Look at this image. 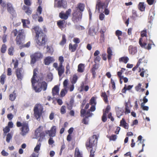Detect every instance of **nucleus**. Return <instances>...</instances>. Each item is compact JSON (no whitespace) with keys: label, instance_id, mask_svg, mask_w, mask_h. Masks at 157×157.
<instances>
[{"label":"nucleus","instance_id":"1","mask_svg":"<svg viewBox=\"0 0 157 157\" xmlns=\"http://www.w3.org/2000/svg\"><path fill=\"white\" fill-rule=\"evenodd\" d=\"M37 69L35 68L33 71V75L31 79L32 86L33 89L36 92H39L43 89L44 91L46 90L47 87V83L43 81V76L40 77L37 75Z\"/></svg>","mask_w":157,"mask_h":157},{"label":"nucleus","instance_id":"2","mask_svg":"<svg viewBox=\"0 0 157 157\" xmlns=\"http://www.w3.org/2000/svg\"><path fill=\"white\" fill-rule=\"evenodd\" d=\"M36 33L35 40L36 43L39 46H43L45 45L48 40V38L43 31L40 30L38 26L33 28Z\"/></svg>","mask_w":157,"mask_h":157},{"label":"nucleus","instance_id":"3","mask_svg":"<svg viewBox=\"0 0 157 157\" xmlns=\"http://www.w3.org/2000/svg\"><path fill=\"white\" fill-rule=\"evenodd\" d=\"M98 137L96 135H94L89 138V140L86 142V147L88 150L91 148L90 151V157H94V153L95 150L93 149V147H96L97 146Z\"/></svg>","mask_w":157,"mask_h":157},{"label":"nucleus","instance_id":"4","mask_svg":"<svg viewBox=\"0 0 157 157\" xmlns=\"http://www.w3.org/2000/svg\"><path fill=\"white\" fill-rule=\"evenodd\" d=\"M16 125L18 127H21L20 128L21 134L23 136L25 135L29 131L28 123L26 121L21 123L18 121L17 122Z\"/></svg>","mask_w":157,"mask_h":157},{"label":"nucleus","instance_id":"5","mask_svg":"<svg viewBox=\"0 0 157 157\" xmlns=\"http://www.w3.org/2000/svg\"><path fill=\"white\" fill-rule=\"evenodd\" d=\"M43 110V106L41 104H36L35 105L33 109L34 114L35 117L37 120H40Z\"/></svg>","mask_w":157,"mask_h":157},{"label":"nucleus","instance_id":"6","mask_svg":"<svg viewBox=\"0 0 157 157\" xmlns=\"http://www.w3.org/2000/svg\"><path fill=\"white\" fill-rule=\"evenodd\" d=\"M43 57V54L40 52H36L30 56V64L33 65L36 61L42 59Z\"/></svg>","mask_w":157,"mask_h":157},{"label":"nucleus","instance_id":"7","mask_svg":"<svg viewBox=\"0 0 157 157\" xmlns=\"http://www.w3.org/2000/svg\"><path fill=\"white\" fill-rule=\"evenodd\" d=\"M82 13L74 10L72 14V20L75 23H77L82 19Z\"/></svg>","mask_w":157,"mask_h":157},{"label":"nucleus","instance_id":"8","mask_svg":"<svg viewBox=\"0 0 157 157\" xmlns=\"http://www.w3.org/2000/svg\"><path fill=\"white\" fill-rule=\"evenodd\" d=\"M25 35L24 29L19 30L18 34L15 39L17 44L19 45L21 44V40L25 39Z\"/></svg>","mask_w":157,"mask_h":157},{"label":"nucleus","instance_id":"9","mask_svg":"<svg viewBox=\"0 0 157 157\" xmlns=\"http://www.w3.org/2000/svg\"><path fill=\"white\" fill-rule=\"evenodd\" d=\"M142 40V38H140L139 41V44L142 48L149 50L151 48V45L153 44L154 45L153 42L152 41H151L149 43H148L147 42V43L144 42L142 43L141 41Z\"/></svg>","mask_w":157,"mask_h":157},{"label":"nucleus","instance_id":"10","mask_svg":"<svg viewBox=\"0 0 157 157\" xmlns=\"http://www.w3.org/2000/svg\"><path fill=\"white\" fill-rule=\"evenodd\" d=\"M71 12V10L70 9H68L67 10L65 13L63 11L61 12L59 14V17L63 20L65 21L67 20L69 16L70 15Z\"/></svg>","mask_w":157,"mask_h":157},{"label":"nucleus","instance_id":"11","mask_svg":"<svg viewBox=\"0 0 157 157\" xmlns=\"http://www.w3.org/2000/svg\"><path fill=\"white\" fill-rule=\"evenodd\" d=\"M7 10L8 12L13 17H15L16 15V13L14 8L12 4L9 2H8L6 4Z\"/></svg>","mask_w":157,"mask_h":157},{"label":"nucleus","instance_id":"12","mask_svg":"<svg viewBox=\"0 0 157 157\" xmlns=\"http://www.w3.org/2000/svg\"><path fill=\"white\" fill-rule=\"evenodd\" d=\"M56 127L55 126H52L50 130H46L45 133L46 134H48L49 136L51 137H55L56 135Z\"/></svg>","mask_w":157,"mask_h":157},{"label":"nucleus","instance_id":"13","mask_svg":"<svg viewBox=\"0 0 157 157\" xmlns=\"http://www.w3.org/2000/svg\"><path fill=\"white\" fill-rule=\"evenodd\" d=\"M15 74L17 79L19 80H21L23 76V72L22 68H17L15 71Z\"/></svg>","mask_w":157,"mask_h":157},{"label":"nucleus","instance_id":"14","mask_svg":"<svg viewBox=\"0 0 157 157\" xmlns=\"http://www.w3.org/2000/svg\"><path fill=\"white\" fill-rule=\"evenodd\" d=\"M66 24L67 23L64 20H59L57 22L58 27L62 30L66 27Z\"/></svg>","mask_w":157,"mask_h":157},{"label":"nucleus","instance_id":"15","mask_svg":"<svg viewBox=\"0 0 157 157\" xmlns=\"http://www.w3.org/2000/svg\"><path fill=\"white\" fill-rule=\"evenodd\" d=\"M128 50L129 54L134 55L137 52V49L136 47L131 45L129 46Z\"/></svg>","mask_w":157,"mask_h":157},{"label":"nucleus","instance_id":"16","mask_svg":"<svg viewBox=\"0 0 157 157\" xmlns=\"http://www.w3.org/2000/svg\"><path fill=\"white\" fill-rule=\"evenodd\" d=\"M56 70L58 71L59 77H61L64 72L65 69L63 65H59V67Z\"/></svg>","mask_w":157,"mask_h":157},{"label":"nucleus","instance_id":"17","mask_svg":"<svg viewBox=\"0 0 157 157\" xmlns=\"http://www.w3.org/2000/svg\"><path fill=\"white\" fill-rule=\"evenodd\" d=\"M85 8V5L84 4L82 3H79L77 5V6L75 8V10L76 11H79L81 13L84 11Z\"/></svg>","mask_w":157,"mask_h":157},{"label":"nucleus","instance_id":"18","mask_svg":"<svg viewBox=\"0 0 157 157\" xmlns=\"http://www.w3.org/2000/svg\"><path fill=\"white\" fill-rule=\"evenodd\" d=\"M22 10L28 15H30L32 13V10L30 7V6H26L24 5L23 6Z\"/></svg>","mask_w":157,"mask_h":157},{"label":"nucleus","instance_id":"19","mask_svg":"<svg viewBox=\"0 0 157 157\" xmlns=\"http://www.w3.org/2000/svg\"><path fill=\"white\" fill-rule=\"evenodd\" d=\"M96 27L94 26H92L90 28L88 34L91 36H94L96 34Z\"/></svg>","mask_w":157,"mask_h":157},{"label":"nucleus","instance_id":"20","mask_svg":"<svg viewBox=\"0 0 157 157\" xmlns=\"http://www.w3.org/2000/svg\"><path fill=\"white\" fill-rule=\"evenodd\" d=\"M120 126L123 127L125 129H128V124L126 122L124 118H123L121 121Z\"/></svg>","mask_w":157,"mask_h":157},{"label":"nucleus","instance_id":"21","mask_svg":"<svg viewBox=\"0 0 157 157\" xmlns=\"http://www.w3.org/2000/svg\"><path fill=\"white\" fill-rule=\"evenodd\" d=\"M59 88L57 85H56L52 88V93L53 96L59 94Z\"/></svg>","mask_w":157,"mask_h":157},{"label":"nucleus","instance_id":"22","mask_svg":"<svg viewBox=\"0 0 157 157\" xmlns=\"http://www.w3.org/2000/svg\"><path fill=\"white\" fill-rule=\"evenodd\" d=\"M78 46V45L77 44H72L70 43L69 46V49L71 52H74L76 50Z\"/></svg>","mask_w":157,"mask_h":157},{"label":"nucleus","instance_id":"23","mask_svg":"<svg viewBox=\"0 0 157 157\" xmlns=\"http://www.w3.org/2000/svg\"><path fill=\"white\" fill-rule=\"evenodd\" d=\"M105 3L101 2L100 0H99L96 4V9H98V11H100V9H102L104 6Z\"/></svg>","mask_w":157,"mask_h":157},{"label":"nucleus","instance_id":"24","mask_svg":"<svg viewBox=\"0 0 157 157\" xmlns=\"http://www.w3.org/2000/svg\"><path fill=\"white\" fill-rule=\"evenodd\" d=\"M107 58L109 61L111 59L112 56H113V52L112 49L110 47L108 48L107 49Z\"/></svg>","mask_w":157,"mask_h":157},{"label":"nucleus","instance_id":"25","mask_svg":"<svg viewBox=\"0 0 157 157\" xmlns=\"http://www.w3.org/2000/svg\"><path fill=\"white\" fill-rule=\"evenodd\" d=\"M130 102L128 101L127 102H126L125 104V111L124 113L125 114H128L130 113V108L128 106V105L130 104Z\"/></svg>","mask_w":157,"mask_h":157},{"label":"nucleus","instance_id":"26","mask_svg":"<svg viewBox=\"0 0 157 157\" xmlns=\"http://www.w3.org/2000/svg\"><path fill=\"white\" fill-rule=\"evenodd\" d=\"M52 61V58L49 56L46 57L44 60V64L47 65H49Z\"/></svg>","mask_w":157,"mask_h":157},{"label":"nucleus","instance_id":"27","mask_svg":"<svg viewBox=\"0 0 157 157\" xmlns=\"http://www.w3.org/2000/svg\"><path fill=\"white\" fill-rule=\"evenodd\" d=\"M120 62H123L124 63H126L129 60V58L127 56H123L119 58Z\"/></svg>","mask_w":157,"mask_h":157},{"label":"nucleus","instance_id":"28","mask_svg":"<svg viewBox=\"0 0 157 157\" xmlns=\"http://www.w3.org/2000/svg\"><path fill=\"white\" fill-rule=\"evenodd\" d=\"M101 97L103 98L105 102L107 104L108 102V96L105 92H102L101 95Z\"/></svg>","mask_w":157,"mask_h":157},{"label":"nucleus","instance_id":"29","mask_svg":"<svg viewBox=\"0 0 157 157\" xmlns=\"http://www.w3.org/2000/svg\"><path fill=\"white\" fill-rule=\"evenodd\" d=\"M46 134L45 131V132H42L40 133L39 135L40 138L38 140V142H41L45 139Z\"/></svg>","mask_w":157,"mask_h":157},{"label":"nucleus","instance_id":"30","mask_svg":"<svg viewBox=\"0 0 157 157\" xmlns=\"http://www.w3.org/2000/svg\"><path fill=\"white\" fill-rule=\"evenodd\" d=\"M16 96V92L15 90H14L12 94L10 95L9 99L11 101H13L15 99Z\"/></svg>","mask_w":157,"mask_h":157},{"label":"nucleus","instance_id":"31","mask_svg":"<svg viewBox=\"0 0 157 157\" xmlns=\"http://www.w3.org/2000/svg\"><path fill=\"white\" fill-rule=\"evenodd\" d=\"M138 7L139 9L141 11H144L145 10L146 7L144 5V2H140L139 3Z\"/></svg>","mask_w":157,"mask_h":157},{"label":"nucleus","instance_id":"32","mask_svg":"<svg viewBox=\"0 0 157 157\" xmlns=\"http://www.w3.org/2000/svg\"><path fill=\"white\" fill-rule=\"evenodd\" d=\"M84 70V65L82 63L79 64L78 66V72L82 73Z\"/></svg>","mask_w":157,"mask_h":157},{"label":"nucleus","instance_id":"33","mask_svg":"<svg viewBox=\"0 0 157 157\" xmlns=\"http://www.w3.org/2000/svg\"><path fill=\"white\" fill-rule=\"evenodd\" d=\"M139 72H140V75L142 77H144V74H146L148 72L147 70H144L143 68H139Z\"/></svg>","mask_w":157,"mask_h":157},{"label":"nucleus","instance_id":"34","mask_svg":"<svg viewBox=\"0 0 157 157\" xmlns=\"http://www.w3.org/2000/svg\"><path fill=\"white\" fill-rule=\"evenodd\" d=\"M133 87V85H128L127 87L126 85L125 84L124 86L121 90V92L123 93H125L127 90H131Z\"/></svg>","mask_w":157,"mask_h":157},{"label":"nucleus","instance_id":"35","mask_svg":"<svg viewBox=\"0 0 157 157\" xmlns=\"http://www.w3.org/2000/svg\"><path fill=\"white\" fill-rule=\"evenodd\" d=\"M122 32L121 31L117 30L115 32V35L118 37V39L119 40L120 42L121 41V38L120 37L122 35Z\"/></svg>","mask_w":157,"mask_h":157},{"label":"nucleus","instance_id":"36","mask_svg":"<svg viewBox=\"0 0 157 157\" xmlns=\"http://www.w3.org/2000/svg\"><path fill=\"white\" fill-rule=\"evenodd\" d=\"M6 75L4 73L2 74L1 76H0V82L2 84H4L5 81L6 80Z\"/></svg>","mask_w":157,"mask_h":157},{"label":"nucleus","instance_id":"37","mask_svg":"<svg viewBox=\"0 0 157 157\" xmlns=\"http://www.w3.org/2000/svg\"><path fill=\"white\" fill-rule=\"evenodd\" d=\"M97 98L96 97L93 96L92 97L90 100V105H96V100Z\"/></svg>","mask_w":157,"mask_h":157},{"label":"nucleus","instance_id":"38","mask_svg":"<svg viewBox=\"0 0 157 157\" xmlns=\"http://www.w3.org/2000/svg\"><path fill=\"white\" fill-rule=\"evenodd\" d=\"M66 40L65 35L64 34H63L62 39L59 43V44L61 46H63L66 43Z\"/></svg>","mask_w":157,"mask_h":157},{"label":"nucleus","instance_id":"39","mask_svg":"<svg viewBox=\"0 0 157 157\" xmlns=\"http://www.w3.org/2000/svg\"><path fill=\"white\" fill-rule=\"evenodd\" d=\"M21 22L23 24V27L24 28L27 27V26L26 24H29L30 23L29 21L28 20L24 19H21Z\"/></svg>","mask_w":157,"mask_h":157},{"label":"nucleus","instance_id":"40","mask_svg":"<svg viewBox=\"0 0 157 157\" xmlns=\"http://www.w3.org/2000/svg\"><path fill=\"white\" fill-rule=\"evenodd\" d=\"M78 77L76 74L73 75L72 79L71 80V81L72 84H75V83L78 80Z\"/></svg>","mask_w":157,"mask_h":157},{"label":"nucleus","instance_id":"41","mask_svg":"<svg viewBox=\"0 0 157 157\" xmlns=\"http://www.w3.org/2000/svg\"><path fill=\"white\" fill-rule=\"evenodd\" d=\"M123 110L118 109L116 111V114L117 117L120 118V117L123 115Z\"/></svg>","mask_w":157,"mask_h":157},{"label":"nucleus","instance_id":"42","mask_svg":"<svg viewBox=\"0 0 157 157\" xmlns=\"http://www.w3.org/2000/svg\"><path fill=\"white\" fill-rule=\"evenodd\" d=\"M14 52V48L13 47L11 46L8 49V53L10 56H13Z\"/></svg>","mask_w":157,"mask_h":157},{"label":"nucleus","instance_id":"43","mask_svg":"<svg viewBox=\"0 0 157 157\" xmlns=\"http://www.w3.org/2000/svg\"><path fill=\"white\" fill-rule=\"evenodd\" d=\"M75 155L76 157H83L79 149L77 148L75 149Z\"/></svg>","mask_w":157,"mask_h":157},{"label":"nucleus","instance_id":"44","mask_svg":"<svg viewBox=\"0 0 157 157\" xmlns=\"http://www.w3.org/2000/svg\"><path fill=\"white\" fill-rule=\"evenodd\" d=\"M12 134L10 133H9L6 135V141L8 143H10V140L12 139Z\"/></svg>","mask_w":157,"mask_h":157},{"label":"nucleus","instance_id":"45","mask_svg":"<svg viewBox=\"0 0 157 157\" xmlns=\"http://www.w3.org/2000/svg\"><path fill=\"white\" fill-rule=\"evenodd\" d=\"M89 121V118H88V117H85L82 119V123H83L84 124L87 125L88 124Z\"/></svg>","mask_w":157,"mask_h":157},{"label":"nucleus","instance_id":"46","mask_svg":"<svg viewBox=\"0 0 157 157\" xmlns=\"http://www.w3.org/2000/svg\"><path fill=\"white\" fill-rule=\"evenodd\" d=\"M41 145V144L40 143V142L38 144L37 143L36 146L34 148V151L35 152L38 153L40 150Z\"/></svg>","mask_w":157,"mask_h":157},{"label":"nucleus","instance_id":"47","mask_svg":"<svg viewBox=\"0 0 157 157\" xmlns=\"http://www.w3.org/2000/svg\"><path fill=\"white\" fill-rule=\"evenodd\" d=\"M67 93V90L66 88H64V89H62L60 93L61 96L62 97H64Z\"/></svg>","mask_w":157,"mask_h":157},{"label":"nucleus","instance_id":"48","mask_svg":"<svg viewBox=\"0 0 157 157\" xmlns=\"http://www.w3.org/2000/svg\"><path fill=\"white\" fill-rule=\"evenodd\" d=\"M10 130V128L9 127L6 126L3 129L4 133V135L5 136L6 135V134L9 132Z\"/></svg>","mask_w":157,"mask_h":157},{"label":"nucleus","instance_id":"49","mask_svg":"<svg viewBox=\"0 0 157 157\" xmlns=\"http://www.w3.org/2000/svg\"><path fill=\"white\" fill-rule=\"evenodd\" d=\"M137 17L136 11L134 10H132V15L131 17V18L133 20H135L136 17Z\"/></svg>","mask_w":157,"mask_h":157},{"label":"nucleus","instance_id":"50","mask_svg":"<svg viewBox=\"0 0 157 157\" xmlns=\"http://www.w3.org/2000/svg\"><path fill=\"white\" fill-rule=\"evenodd\" d=\"M110 140L115 141L117 138V136L115 135H112L111 136H107Z\"/></svg>","mask_w":157,"mask_h":157},{"label":"nucleus","instance_id":"51","mask_svg":"<svg viewBox=\"0 0 157 157\" xmlns=\"http://www.w3.org/2000/svg\"><path fill=\"white\" fill-rule=\"evenodd\" d=\"M6 45L5 44H3L1 48V52L2 53H5L6 51Z\"/></svg>","mask_w":157,"mask_h":157},{"label":"nucleus","instance_id":"52","mask_svg":"<svg viewBox=\"0 0 157 157\" xmlns=\"http://www.w3.org/2000/svg\"><path fill=\"white\" fill-rule=\"evenodd\" d=\"M47 52L52 55L53 52V49L52 47H50L48 46H47L46 47Z\"/></svg>","mask_w":157,"mask_h":157},{"label":"nucleus","instance_id":"53","mask_svg":"<svg viewBox=\"0 0 157 157\" xmlns=\"http://www.w3.org/2000/svg\"><path fill=\"white\" fill-rule=\"evenodd\" d=\"M147 29H145L143 31H141V33H140L141 36L142 37H147Z\"/></svg>","mask_w":157,"mask_h":157},{"label":"nucleus","instance_id":"54","mask_svg":"<svg viewBox=\"0 0 157 157\" xmlns=\"http://www.w3.org/2000/svg\"><path fill=\"white\" fill-rule=\"evenodd\" d=\"M110 84L111 85L112 89L113 90H115L116 89L115 83L113 79L112 78H111V79Z\"/></svg>","mask_w":157,"mask_h":157},{"label":"nucleus","instance_id":"55","mask_svg":"<svg viewBox=\"0 0 157 157\" xmlns=\"http://www.w3.org/2000/svg\"><path fill=\"white\" fill-rule=\"evenodd\" d=\"M110 109V107L109 105H108L105 110H103V113L106 114L108 113Z\"/></svg>","mask_w":157,"mask_h":157},{"label":"nucleus","instance_id":"56","mask_svg":"<svg viewBox=\"0 0 157 157\" xmlns=\"http://www.w3.org/2000/svg\"><path fill=\"white\" fill-rule=\"evenodd\" d=\"M66 112V106L64 105L62 106L60 108V113L61 114H64Z\"/></svg>","mask_w":157,"mask_h":157},{"label":"nucleus","instance_id":"57","mask_svg":"<svg viewBox=\"0 0 157 157\" xmlns=\"http://www.w3.org/2000/svg\"><path fill=\"white\" fill-rule=\"evenodd\" d=\"M24 1L26 6H30L31 5L32 3L30 0H24Z\"/></svg>","mask_w":157,"mask_h":157},{"label":"nucleus","instance_id":"58","mask_svg":"<svg viewBox=\"0 0 157 157\" xmlns=\"http://www.w3.org/2000/svg\"><path fill=\"white\" fill-rule=\"evenodd\" d=\"M86 113V109H82L80 111V116L81 117H84L85 114Z\"/></svg>","mask_w":157,"mask_h":157},{"label":"nucleus","instance_id":"59","mask_svg":"<svg viewBox=\"0 0 157 157\" xmlns=\"http://www.w3.org/2000/svg\"><path fill=\"white\" fill-rule=\"evenodd\" d=\"M156 0H147V2L149 5H151L156 2Z\"/></svg>","mask_w":157,"mask_h":157},{"label":"nucleus","instance_id":"60","mask_svg":"<svg viewBox=\"0 0 157 157\" xmlns=\"http://www.w3.org/2000/svg\"><path fill=\"white\" fill-rule=\"evenodd\" d=\"M65 148V145L64 143L63 142L62 144L60 149L59 155H61L62 154V152L63 150Z\"/></svg>","mask_w":157,"mask_h":157},{"label":"nucleus","instance_id":"61","mask_svg":"<svg viewBox=\"0 0 157 157\" xmlns=\"http://www.w3.org/2000/svg\"><path fill=\"white\" fill-rule=\"evenodd\" d=\"M141 108L144 110L147 111L149 109V107L147 106H144V104H143V103L141 104Z\"/></svg>","mask_w":157,"mask_h":157},{"label":"nucleus","instance_id":"62","mask_svg":"<svg viewBox=\"0 0 157 157\" xmlns=\"http://www.w3.org/2000/svg\"><path fill=\"white\" fill-rule=\"evenodd\" d=\"M102 121L103 122H105L107 120V114L103 113L101 118Z\"/></svg>","mask_w":157,"mask_h":157},{"label":"nucleus","instance_id":"63","mask_svg":"<svg viewBox=\"0 0 157 157\" xmlns=\"http://www.w3.org/2000/svg\"><path fill=\"white\" fill-rule=\"evenodd\" d=\"M95 57L94 59V61L95 63H96L97 62H99L100 61L101 59V58L99 56Z\"/></svg>","mask_w":157,"mask_h":157},{"label":"nucleus","instance_id":"64","mask_svg":"<svg viewBox=\"0 0 157 157\" xmlns=\"http://www.w3.org/2000/svg\"><path fill=\"white\" fill-rule=\"evenodd\" d=\"M59 61L60 63H59V65H63V63L64 62L63 58L62 56H60L59 57Z\"/></svg>","mask_w":157,"mask_h":157}]
</instances>
